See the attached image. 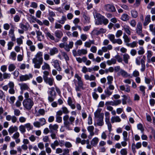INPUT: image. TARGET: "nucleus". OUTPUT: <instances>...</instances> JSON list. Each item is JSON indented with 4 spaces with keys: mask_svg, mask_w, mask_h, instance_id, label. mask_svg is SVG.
<instances>
[{
    "mask_svg": "<svg viewBox=\"0 0 155 155\" xmlns=\"http://www.w3.org/2000/svg\"><path fill=\"white\" fill-rule=\"evenodd\" d=\"M44 82L50 86H52L54 83V79L53 77L48 78L44 80Z\"/></svg>",
    "mask_w": 155,
    "mask_h": 155,
    "instance_id": "17",
    "label": "nucleus"
},
{
    "mask_svg": "<svg viewBox=\"0 0 155 155\" xmlns=\"http://www.w3.org/2000/svg\"><path fill=\"white\" fill-rule=\"evenodd\" d=\"M61 54L62 56L64 57V58L66 61H68L69 60V58L68 55L65 52L61 51Z\"/></svg>",
    "mask_w": 155,
    "mask_h": 155,
    "instance_id": "47",
    "label": "nucleus"
},
{
    "mask_svg": "<svg viewBox=\"0 0 155 155\" xmlns=\"http://www.w3.org/2000/svg\"><path fill=\"white\" fill-rule=\"evenodd\" d=\"M11 76L10 74L5 72L3 74V80L4 79H9L10 78Z\"/></svg>",
    "mask_w": 155,
    "mask_h": 155,
    "instance_id": "62",
    "label": "nucleus"
},
{
    "mask_svg": "<svg viewBox=\"0 0 155 155\" xmlns=\"http://www.w3.org/2000/svg\"><path fill=\"white\" fill-rule=\"evenodd\" d=\"M46 36L47 37L49 38L52 40H54L55 38L49 32L47 31L45 33Z\"/></svg>",
    "mask_w": 155,
    "mask_h": 155,
    "instance_id": "56",
    "label": "nucleus"
},
{
    "mask_svg": "<svg viewBox=\"0 0 155 155\" xmlns=\"http://www.w3.org/2000/svg\"><path fill=\"white\" fill-rule=\"evenodd\" d=\"M19 85L20 87L21 90H28L29 88L27 84L26 83H22L19 84Z\"/></svg>",
    "mask_w": 155,
    "mask_h": 155,
    "instance_id": "30",
    "label": "nucleus"
},
{
    "mask_svg": "<svg viewBox=\"0 0 155 155\" xmlns=\"http://www.w3.org/2000/svg\"><path fill=\"white\" fill-rule=\"evenodd\" d=\"M62 112L63 113L67 114L69 112L67 108L65 107H63L62 108Z\"/></svg>",
    "mask_w": 155,
    "mask_h": 155,
    "instance_id": "63",
    "label": "nucleus"
},
{
    "mask_svg": "<svg viewBox=\"0 0 155 155\" xmlns=\"http://www.w3.org/2000/svg\"><path fill=\"white\" fill-rule=\"evenodd\" d=\"M119 75H121L124 77H130V75L126 71L123 69H121L119 72Z\"/></svg>",
    "mask_w": 155,
    "mask_h": 155,
    "instance_id": "25",
    "label": "nucleus"
},
{
    "mask_svg": "<svg viewBox=\"0 0 155 155\" xmlns=\"http://www.w3.org/2000/svg\"><path fill=\"white\" fill-rule=\"evenodd\" d=\"M14 112L15 115H7L6 116V119L8 121L11 120L12 123H15L17 122V117L16 116H19L21 114V111L19 109H14Z\"/></svg>",
    "mask_w": 155,
    "mask_h": 155,
    "instance_id": "3",
    "label": "nucleus"
},
{
    "mask_svg": "<svg viewBox=\"0 0 155 155\" xmlns=\"http://www.w3.org/2000/svg\"><path fill=\"white\" fill-rule=\"evenodd\" d=\"M151 21L150 16V15H147L145 17L144 22H143V26L145 27Z\"/></svg>",
    "mask_w": 155,
    "mask_h": 155,
    "instance_id": "20",
    "label": "nucleus"
},
{
    "mask_svg": "<svg viewBox=\"0 0 155 155\" xmlns=\"http://www.w3.org/2000/svg\"><path fill=\"white\" fill-rule=\"evenodd\" d=\"M59 142L57 140H56L54 141L53 143H52L51 144V146L53 149H55L56 147L57 146L59 145Z\"/></svg>",
    "mask_w": 155,
    "mask_h": 155,
    "instance_id": "43",
    "label": "nucleus"
},
{
    "mask_svg": "<svg viewBox=\"0 0 155 155\" xmlns=\"http://www.w3.org/2000/svg\"><path fill=\"white\" fill-rule=\"evenodd\" d=\"M107 84H112V81L113 80V78L112 76H108L107 77Z\"/></svg>",
    "mask_w": 155,
    "mask_h": 155,
    "instance_id": "51",
    "label": "nucleus"
},
{
    "mask_svg": "<svg viewBox=\"0 0 155 155\" xmlns=\"http://www.w3.org/2000/svg\"><path fill=\"white\" fill-rule=\"evenodd\" d=\"M54 35L57 38L60 39L63 36V34L61 31L57 30L55 31Z\"/></svg>",
    "mask_w": 155,
    "mask_h": 155,
    "instance_id": "27",
    "label": "nucleus"
},
{
    "mask_svg": "<svg viewBox=\"0 0 155 155\" xmlns=\"http://www.w3.org/2000/svg\"><path fill=\"white\" fill-rule=\"evenodd\" d=\"M125 86L126 88H125V87L124 85L120 86L119 87L120 90L121 91H124L127 93L130 92V86L128 85H126Z\"/></svg>",
    "mask_w": 155,
    "mask_h": 155,
    "instance_id": "15",
    "label": "nucleus"
},
{
    "mask_svg": "<svg viewBox=\"0 0 155 155\" xmlns=\"http://www.w3.org/2000/svg\"><path fill=\"white\" fill-rule=\"evenodd\" d=\"M73 81L75 86V90L77 91H81V89L84 90V89L83 87L84 83L83 81H76V80L74 79Z\"/></svg>",
    "mask_w": 155,
    "mask_h": 155,
    "instance_id": "6",
    "label": "nucleus"
},
{
    "mask_svg": "<svg viewBox=\"0 0 155 155\" xmlns=\"http://www.w3.org/2000/svg\"><path fill=\"white\" fill-rule=\"evenodd\" d=\"M20 27L24 31H27L28 29V27L27 25H24L22 23L20 24Z\"/></svg>",
    "mask_w": 155,
    "mask_h": 155,
    "instance_id": "57",
    "label": "nucleus"
},
{
    "mask_svg": "<svg viewBox=\"0 0 155 155\" xmlns=\"http://www.w3.org/2000/svg\"><path fill=\"white\" fill-rule=\"evenodd\" d=\"M19 130L22 134L26 132V129L24 125H21L19 127Z\"/></svg>",
    "mask_w": 155,
    "mask_h": 155,
    "instance_id": "55",
    "label": "nucleus"
},
{
    "mask_svg": "<svg viewBox=\"0 0 155 155\" xmlns=\"http://www.w3.org/2000/svg\"><path fill=\"white\" fill-rule=\"evenodd\" d=\"M18 130V127L16 126H11L8 130L10 134H12L15 132H17Z\"/></svg>",
    "mask_w": 155,
    "mask_h": 155,
    "instance_id": "18",
    "label": "nucleus"
},
{
    "mask_svg": "<svg viewBox=\"0 0 155 155\" xmlns=\"http://www.w3.org/2000/svg\"><path fill=\"white\" fill-rule=\"evenodd\" d=\"M26 44L29 47V49L31 51H34L35 50V47L33 45V43L31 40L28 39L27 40Z\"/></svg>",
    "mask_w": 155,
    "mask_h": 155,
    "instance_id": "14",
    "label": "nucleus"
},
{
    "mask_svg": "<svg viewBox=\"0 0 155 155\" xmlns=\"http://www.w3.org/2000/svg\"><path fill=\"white\" fill-rule=\"evenodd\" d=\"M33 78V75L29 73L28 74L21 75L19 76V80L21 82L29 80Z\"/></svg>",
    "mask_w": 155,
    "mask_h": 155,
    "instance_id": "9",
    "label": "nucleus"
},
{
    "mask_svg": "<svg viewBox=\"0 0 155 155\" xmlns=\"http://www.w3.org/2000/svg\"><path fill=\"white\" fill-rule=\"evenodd\" d=\"M87 129L90 134L88 137L89 139H91L92 137L94 135V127L93 126H89L87 127Z\"/></svg>",
    "mask_w": 155,
    "mask_h": 155,
    "instance_id": "12",
    "label": "nucleus"
},
{
    "mask_svg": "<svg viewBox=\"0 0 155 155\" xmlns=\"http://www.w3.org/2000/svg\"><path fill=\"white\" fill-rule=\"evenodd\" d=\"M123 28L125 32L128 35H130L131 34V31L130 29V27L128 25H125L123 27Z\"/></svg>",
    "mask_w": 155,
    "mask_h": 155,
    "instance_id": "36",
    "label": "nucleus"
},
{
    "mask_svg": "<svg viewBox=\"0 0 155 155\" xmlns=\"http://www.w3.org/2000/svg\"><path fill=\"white\" fill-rule=\"evenodd\" d=\"M49 127L50 130L51 132H52L53 130H57L58 128V126L57 124L53 125L51 124L49 125Z\"/></svg>",
    "mask_w": 155,
    "mask_h": 155,
    "instance_id": "28",
    "label": "nucleus"
},
{
    "mask_svg": "<svg viewBox=\"0 0 155 155\" xmlns=\"http://www.w3.org/2000/svg\"><path fill=\"white\" fill-rule=\"evenodd\" d=\"M17 54L14 51H12L10 54L9 58L14 61L16 60Z\"/></svg>",
    "mask_w": 155,
    "mask_h": 155,
    "instance_id": "41",
    "label": "nucleus"
},
{
    "mask_svg": "<svg viewBox=\"0 0 155 155\" xmlns=\"http://www.w3.org/2000/svg\"><path fill=\"white\" fill-rule=\"evenodd\" d=\"M34 104L33 99H25L23 102L24 107L28 110H30Z\"/></svg>",
    "mask_w": 155,
    "mask_h": 155,
    "instance_id": "5",
    "label": "nucleus"
},
{
    "mask_svg": "<svg viewBox=\"0 0 155 155\" xmlns=\"http://www.w3.org/2000/svg\"><path fill=\"white\" fill-rule=\"evenodd\" d=\"M63 153L62 154H60L59 155H69V153L70 150L68 148H65L63 150Z\"/></svg>",
    "mask_w": 155,
    "mask_h": 155,
    "instance_id": "64",
    "label": "nucleus"
},
{
    "mask_svg": "<svg viewBox=\"0 0 155 155\" xmlns=\"http://www.w3.org/2000/svg\"><path fill=\"white\" fill-rule=\"evenodd\" d=\"M58 49L55 47H54L50 49L49 54L50 55L52 56L58 53Z\"/></svg>",
    "mask_w": 155,
    "mask_h": 155,
    "instance_id": "26",
    "label": "nucleus"
},
{
    "mask_svg": "<svg viewBox=\"0 0 155 155\" xmlns=\"http://www.w3.org/2000/svg\"><path fill=\"white\" fill-rule=\"evenodd\" d=\"M121 103V101L120 99L117 100L113 101L112 106H117L120 104Z\"/></svg>",
    "mask_w": 155,
    "mask_h": 155,
    "instance_id": "52",
    "label": "nucleus"
},
{
    "mask_svg": "<svg viewBox=\"0 0 155 155\" xmlns=\"http://www.w3.org/2000/svg\"><path fill=\"white\" fill-rule=\"evenodd\" d=\"M110 90L107 88L104 91V93L107 96V97H109L112 94L113 92L110 91Z\"/></svg>",
    "mask_w": 155,
    "mask_h": 155,
    "instance_id": "59",
    "label": "nucleus"
},
{
    "mask_svg": "<svg viewBox=\"0 0 155 155\" xmlns=\"http://www.w3.org/2000/svg\"><path fill=\"white\" fill-rule=\"evenodd\" d=\"M83 17L84 18L83 22L84 24L89 23L90 22V18L88 16L87 14L84 12L82 13Z\"/></svg>",
    "mask_w": 155,
    "mask_h": 155,
    "instance_id": "22",
    "label": "nucleus"
},
{
    "mask_svg": "<svg viewBox=\"0 0 155 155\" xmlns=\"http://www.w3.org/2000/svg\"><path fill=\"white\" fill-rule=\"evenodd\" d=\"M138 51V53L139 55H142L145 53V50L142 47H140Z\"/></svg>",
    "mask_w": 155,
    "mask_h": 155,
    "instance_id": "54",
    "label": "nucleus"
},
{
    "mask_svg": "<svg viewBox=\"0 0 155 155\" xmlns=\"http://www.w3.org/2000/svg\"><path fill=\"white\" fill-rule=\"evenodd\" d=\"M16 68L15 65L13 64H10L8 67V69L9 71L12 72L14 71Z\"/></svg>",
    "mask_w": 155,
    "mask_h": 155,
    "instance_id": "45",
    "label": "nucleus"
},
{
    "mask_svg": "<svg viewBox=\"0 0 155 155\" xmlns=\"http://www.w3.org/2000/svg\"><path fill=\"white\" fill-rule=\"evenodd\" d=\"M105 121L106 124H107L108 129L110 133L112 130V125L110 121V113L109 112L106 111L105 112Z\"/></svg>",
    "mask_w": 155,
    "mask_h": 155,
    "instance_id": "7",
    "label": "nucleus"
},
{
    "mask_svg": "<svg viewBox=\"0 0 155 155\" xmlns=\"http://www.w3.org/2000/svg\"><path fill=\"white\" fill-rule=\"evenodd\" d=\"M94 44V40H89V41H86L84 43V46L85 47L90 48L92 44Z\"/></svg>",
    "mask_w": 155,
    "mask_h": 155,
    "instance_id": "33",
    "label": "nucleus"
},
{
    "mask_svg": "<svg viewBox=\"0 0 155 155\" xmlns=\"http://www.w3.org/2000/svg\"><path fill=\"white\" fill-rule=\"evenodd\" d=\"M142 25L140 22L137 23L136 28V32L137 35H140L141 37L144 36V34L143 33Z\"/></svg>",
    "mask_w": 155,
    "mask_h": 155,
    "instance_id": "8",
    "label": "nucleus"
},
{
    "mask_svg": "<svg viewBox=\"0 0 155 155\" xmlns=\"http://www.w3.org/2000/svg\"><path fill=\"white\" fill-rule=\"evenodd\" d=\"M53 63H54L53 66L54 68L56 69V70L59 71H60L61 70V68L59 65V61L58 60H54Z\"/></svg>",
    "mask_w": 155,
    "mask_h": 155,
    "instance_id": "19",
    "label": "nucleus"
},
{
    "mask_svg": "<svg viewBox=\"0 0 155 155\" xmlns=\"http://www.w3.org/2000/svg\"><path fill=\"white\" fill-rule=\"evenodd\" d=\"M104 8L105 10L109 12H114L116 11L114 6L112 4L106 5L104 6Z\"/></svg>",
    "mask_w": 155,
    "mask_h": 155,
    "instance_id": "10",
    "label": "nucleus"
},
{
    "mask_svg": "<svg viewBox=\"0 0 155 155\" xmlns=\"http://www.w3.org/2000/svg\"><path fill=\"white\" fill-rule=\"evenodd\" d=\"M25 129L26 128L28 131H29L32 129L33 126L30 123H27L24 125Z\"/></svg>",
    "mask_w": 155,
    "mask_h": 155,
    "instance_id": "44",
    "label": "nucleus"
},
{
    "mask_svg": "<svg viewBox=\"0 0 155 155\" xmlns=\"http://www.w3.org/2000/svg\"><path fill=\"white\" fill-rule=\"evenodd\" d=\"M107 37L110 41L113 43V42H114L115 40V37L114 35L111 34H109L108 35Z\"/></svg>",
    "mask_w": 155,
    "mask_h": 155,
    "instance_id": "50",
    "label": "nucleus"
},
{
    "mask_svg": "<svg viewBox=\"0 0 155 155\" xmlns=\"http://www.w3.org/2000/svg\"><path fill=\"white\" fill-rule=\"evenodd\" d=\"M51 91L48 92V93L51 96H55L56 95V93L54 91V88L52 87L50 88Z\"/></svg>",
    "mask_w": 155,
    "mask_h": 155,
    "instance_id": "48",
    "label": "nucleus"
},
{
    "mask_svg": "<svg viewBox=\"0 0 155 155\" xmlns=\"http://www.w3.org/2000/svg\"><path fill=\"white\" fill-rule=\"evenodd\" d=\"M142 146L141 143L140 142H137L135 144L134 142L132 144V150L134 153L136 152V149H138L140 148Z\"/></svg>",
    "mask_w": 155,
    "mask_h": 155,
    "instance_id": "11",
    "label": "nucleus"
},
{
    "mask_svg": "<svg viewBox=\"0 0 155 155\" xmlns=\"http://www.w3.org/2000/svg\"><path fill=\"white\" fill-rule=\"evenodd\" d=\"M84 78L86 80L92 81H94L96 79L95 77L93 74L89 76L88 74H86L84 75Z\"/></svg>",
    "mask_w": 155,
    "mask_h": 155,
    "instance_id": "23",
    "label": "nucleus"
},
{
    "mask_svg": "<svg viewBox=\"0 0 155 155\" xmlns=\"http://www.w3.org/2000/svg\"><path fill=\"white\" fill-rule=\"evenodd\" d=\"M123 38L124 42L126 43V45L127 46V44H129L130 42V39L128 38L127 35L125 34L123 36Z\"/></svg>",
    "mask_w": 155,
    "mask_h": 155,
    "instance_id": "40",
    "label": "nucleus"
},
{
    "mask_svg": "<svg viewBox=\"0 0 155 155\" xmlns=\"http://www.w3.org/2000/svg\"><path fill=\"white\" fill-rule=\"evenodd\" d=\"M121 121V119L118 116H114L111 117V121L112 123H119Z\"/></svg>",
    "mask_w": 155,
    "mask_h": 155,
    "instance_id": "21",
    "label": "nucleus"
},
{
    "mask_svg": "<svg viewBox=\"0 0 155 155\" xmlns=\"http://www.w3.org/2000/svg\"><path fill=\"white\" fill-rule=\"evenodd\" d=\"M94 31L95 32L96 35H99L101 33H105L106 31V30L104 28H101L99 30H94Z\"/></svg>",
    "mask_w": 155,
    "mask_h": 155,
    "instance_id": "35",
    "label": "nucleus"
},
{
    "mask_svg": "<svg viewBox=\"0 0 155 155\" xmlns=\"http://www.w3.org/2000/svg\"><path fill=\"white\" fill-rule=\"evenodd\" d=\"M130 59V56L128 54L125 53L123 55V59L124 62L126 64L128 63V60Z\"/></svg>",
    "mask_w": 155,
    "mask_h": 155,
    "instance_id": "29",
    "label": "nucleus"
},
{
    "mask_svg": "<svg viewBox=\"0 0 155 155\" xmlns=\"http://www.w3.org/2000/svg\"><path fill=\"white\" fill-rule=\"evenodd\" d=\"M131 15L132 17L134 18H136L138 15L137 12L135 10H131L130 12Z\"/></svg>",
    "mask_w": 155,
    "mask_h": 155,
    "instance_id": "42",
    "label": "nucleus"
},
{
    "mask_svg": "<svg viewBox=\"0 0 155 155\" xmlns=\"http://www.w3.org/2000/svg\"><path fill=\"white\" fill-rule=\"evenodd\" d=\"M39 123L41 126L44 125L46 123V120L45 118H41L39 119Z\"/></svg>",
    "mask_w": 155,
    "mask_h": 155,
    "instance_id": "58",
    "label": "nucleus"
},
{
    "mask_svg": "<svg viewBox=\"0 0 155 155\" xmlns=\"http://www.w3.org/2000/svg\"><path fill=\"white\" fill-rule=\"evenodd\" d=\"M81 40L83 41H85L87 38V35L86 34H82L80 36Z\"/></svg>",
    "mask_w": 155,
    "mask_h": 155,
    "instance_id": "60",
    "label": "nucleus"
},
{
    "mask_svg": "<svg viewBox=\"0 0 155 155\" xmlns=\"http://www.w3.org/2000/svg\"><path fill=\"white\" fill-rule=\"evenodd\" d=\"M149 28L150 31H151L153 34L155 35V27L153 24H150L149 25Z\"/></svg>",
    "mask_w": 155,
    "mask_h": 155,
    "instance_id": "53",
    "label": "nucleus"
},
{
    "mask_svg": "<svg viewBox=\"0 0 155 155\" xmlns=\"http://www.w3.org/2000/svg\"><path fill=\"white\" fill-rule=\"evenodd\" d=\"M38 114L37 115V116H39L40 115L44 116L45 114V111L44 109H40L38 110Z\"/></svg>",
    "mask_w": 155,
    "mask_h": 155,
    "instance_id": "49",
    "label": "nucleus"
},
{
    "mask_svg": "<svg viewBox=\"0 0 155 155\" xmlns=\"http://www.w3.org/2000/svg\"><path fill=\"white\" fill-rule=\"evenodd\" d=\"M78 52L79 56H81L82 55H85L87 54V51L86 49H82L78 50Z\"/></svg>",
    "mask_w": 155,
    "mask_h": 155,
    "instance_id": "32",
    "label": "nucleus"
},
{
    "mask_svg": "<svg viewBox=\"0 0 155 155\" xmlns=\"http://www.w3.org/2000/svg\"><path fill=\"white\" fill-rule=\"evenodd\" d=\"M41 68L43 70H50L51 68L48 64L45 62H44Z\"/></svg>",
    "mask_w": 155,
    "mask_h": 155,
    "instance_id": "38",
    "label": "nucleus"
},
{
    "mask_svg": "<svg viewBox=\"0 0 155 155\" xmlns=\"http://www.w3.org/2000/svg\"><path fill=\"white\" fill-rule=\"evenodd\" d=\"M14 45V43L12 41H9L8 43V49L11 50L12 49V47Z\"/></svg>",
    "mask_w": 155,
    "mask_h": 155,
    "instance_id": "61",
    "label": "nucleus"
},
{
    "mask_svg": "<svg viewBox=\"0 0 155 155\" xmlns=\"http://www.w3.org/2000/svg\"><path fill=\"white\" fill-rule=\"evenodd\" d=\"M43 53L41 51L38 52L32 59V62L34 64V67L39 69L40 68L43 61Z\"/></svg>",
    "mask_w": 155,
    "mask_h": 155,
    "instance_id": "1",
    "label": "nucleus"
},
{
    "mask_svg": "<svg viewBox=\"0 0 155 155\" xmlns=\"http://www.w3.org/2000/svg\"><path fill=\"white\" fill-rule=\"evenodd\" d=\"M63 120L64 126L67 127L70 124H73L75 120V118L72 116L69 117L68 115L66 114L63 116Z\"/></svg>",
    "mask_w": 155,
    "mask_h": 155,
    "instance_id": "4",
    "label": "nucleus"
},
{
    "mask_svg": "<svg viewBox=\"0 0 155 155\" xmlns=\"http://www.w3.org/2000/svg\"><path fill=\"white\" fill-rule=\"evenodd\" d=\"M102 109L98 108L94 113V116L97 119V124L100 126H102L104 124L103 121L104 114L101 113Z\"/></svg>",
    "mask_w": 155,
    "mask_h": 155,
    "instance_id": "2",
    "label": "nucleus"
},
{
    "mask_svg": "<svg viewBox=\"0 0 155 155\" xmlns=\"http://www.w3.org/2000/svg\"><path fill=\"white\" fill-rule=\"evenodd\" d=\"M67 18L65 15H63L62 16L61 19L58 21V22L61 24H64L65 21L67 20Z\"/></svg>",
    "mask_w": 155,
    "mask_h": 155,
    "instance_id": "39",
    "label": "nucleus"
},
{
    "mask_svg": "<svg viewBox=\"0 0 155 155\" xmlns=\"http://www.w3.org/2000/svg\"><path fill=\"white\" fill-rule=\"evenodd\" d=\"M146 60V57L145 56H143V58L140 60V62L141 65V68L140 69L141 72H143L145 70V60Z\"/></svg>",
    "mask_w": 155,
    "mask_h": 155,
    "instance_id": "16",
    "label": "nucleus"
},
{
    "mask_svg": "<svg viewBox=\"0 0 155 155\" xmlns=\"http://www.w3.org/2000/svg\"><path fill=\"white\" fill-rule=\"evenodd\" d=\"M137 42L135 41H134L131 43H129L127 44V46L128 47H130L131 48H134L136 47L137 46Z\"/></svg>",
    "mask_w": 155,
    "mask_h": 155,
    "instance_id": "46",
    "label": "nucleus"
},
{
    "mask_svg": "<svg viewBox=\"0 0 155 155\" xmlns=\"http://www.w3.org/2000/svg\"><path fill=\"white\" fill-rule=\"evenodd\" d=\"M20 134L19 133L17 132L14 133L12 136V138L15 140V143H19L21 142V140L19 138Z\"/></svg>",
    "mask_w": 155,
    "mask_h": 155,
    "instance_id": "13",
    "label": "nucleus"
},
{
    "mask_svg": "<svg viewBox=\"0 0 155 155\" xmlns=\"http://www.w3.org/2000/svg\"><path fill=\"white\" fill-rule=\"evenodd\" d=\"M116 60L114 58H112L110 60H108L106 62L107 64L109 66L112 64H114L116 63Z\"/></svg>",
    "mask_w": 155,
    "mask_h": 155,
    "instance_id": "31",
    "label": "nucleus"
},
{
    "mask_svg": "<svg viewBox=\"0 0 155 155\" xmlns=\"http://www.w3.org/2000/svg\"><path fill=\"white\" fill-rule=\"evenodd\" d=\"M120 19L122 21H126L129 19L130 17L127 14H124L121 15Z\"/></svg>",
    "mask_w": 155,
    "mask_h": 155,
    "instance_id": "37",
    "label": "nucleus"
},
{
    "mask_svg": "<svg viewBox=\"0 0 155 155\" xmlns=\"http://www.w3.org/2000/svg\"><path fill=\"white\" fill-rule=\"evenodd\" d=\"M99 141V139L97 137H94L91 141V144L92 146L96 147L97 144Z\"/></svg>",
    "mask_w": 155,
    "mask_h": 155,
    "instance_id": "24",
    "label": "nucleus"
},
{
    "mask_svg": "<svg viewBox=\"0 0 155 155\" xmlns=\"http://www.w3.org/2000/svg\"><path fill=\"white\" fill-rule=\"evenodd\" d=\"M112 46L110 45H108L107 47L104 46L101 48L103 52H106L107 51V50H110L112 49Z\"/></svg>",
    "mask_w": 155,
    "mask_h": 155,
    "instance_id": "34",
    "label": "nucleus"
}]
</instances>
